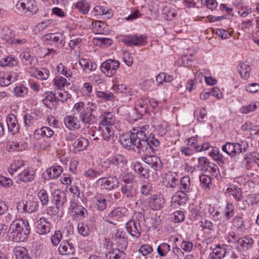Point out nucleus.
Wrapping results in <instances>:
<instances>
[{"label": "nucleus", "instance_id": "obj_51", "mask_svg": "<svg viewBox=\"0 0 259 259\" xmlns=\"http://www.w3.org/2000/svg\"><path fill=\"white\" fill-rule=\"evenodd\" d=\"M75 7L82 12L84 14H87L89 11L90 6L89 4L84 0L77 3Z\"/></svg>", "mask_w": 259, "mask_h": 259}, {"label": "nucleus", "instance_id": "obj_34", "mask_svg": "<svg viewBox=\"0 0 259 259\" xmlns=\"http://www.w3.org/2000/svg\"><path fill=\"white\" fill-rule=\"evenodd\" d=\"M18 64V61L17 58L11 56L4 58L0 60V65L2 67H14Z\"/></svg>", "mask_w": 259, "mask_h": 259}, {"label": "nucleus", "instance_id": "obj_45", "mask_svg": "<svg viewBox=\"0 0 259 259\" xmlns=\"http://www.w3.org/2000/svg\"><path fill=\"white\" fill-rule=\"evenodd\" d=\"M233 225L235 226L237 229L243 232L245 230V226L244 222L241 217L236 216L233 220Z\"/></svg>", "mask_w": 259, "mask_h": 259}, {"label": "nucleus", "instance_id": "obj_29", "mask_svg": "<svg viewBox=\"0 0 259 259\" xmlns=\"http://www.w3.org/2000/svg\"><path fill=\"white\" fill-rule=\"evenodd\" d=\"M20 180L24 182H28L34 180L35 177L34 171L29 168L25 169L18 175Z\"/></svg>", "mask_w": 259, "mask_h": 259}, {"label": "nucleus", "instance_id": "obj_37", "mask_svg": "<svg viewBox=\"0 0 259 259\" xmlns=\"http://www.w3.org/2000/svg\"><path fill=\"white\" fill-rule=\"evenodd\" d=\"M236 243L240 246L242 250H246L251 246L253 240L250 237H246L238 239Z\"/></svg>", "mask_w": 259, "mask_h": 259}, {"label": "nucleus", "instance_id": "obj_21", "mask_svg": "<svg viewBox=\"0 0 259 259\" xmlns=\"http://www.w3.org/2000/svg\"><path fill=\"white\" fill-rule=\"evenodd\" d=\"M88 145L89 142L87 139L80 138L77 139L72 144L71 147H70V150L74 153H76L85 149Z\"/></svg>", "mask_w": 259, "mask_h": 259}, {"label": "nucleus", "instance_id": "obj_10", "mask_svg": "<svg viewBox=\"0 0 259 259\" xmlns=\"http://www.w3.org/2000/svg\"><path fill=\"white\" fill-rule=\"evenodd\" d=\"M122 41L129 47L143 46L146 43V37L143 35L138 36L137 34L128 35L125 36Z\"/></svg>", "mask_w": 259, "mask_h": 259}, {"label": "nucleus", "instance_id": "obj_61", "mask_svg": "<svg viewBox=\"0 0 259 259\" xmlns=\"http://www.w3.org/2000/svg\"><path fill=\"white\" fill-rule=\"evenodd\" d=\"M147 107L144 104L139 103L137 104L135 108L136 110L139 111V113L137 114V117L134 120H137V118H141L142 117L144 113H146L147 111Z\"/></svg>", "mask_w": 259, "mask_h": 259}, {"label": "nucleus", "instance_id": "obj_2", "mask_svg": "<svg viewBox=\"0 0 259 259\" xmlns=\"http://www.w3.org/2000/svg\"><path fill=\"white\" fill-rule=\"evenodd\" d=\"M96 108L95 104L92 103L85 105L84 102H79L74 105L73 112L83 124L91 125L97 121V118L94 114Z\"/></svg>", "mask_w": 259, "mask_h": 259}, {"label": "nucleus", "instance_id": "obj_52", "mask_svg": "<svg viewBox=\"0 0 259 259\" xmlns=\"http://www.w3.org/2000/svg\"><path fill=\"white\" fill-rule=\"evenodd\" d=\"M38 197L42 206L48 204L49 198L47 191L44 189L40 190L38 193Z\"/></svg>", "mask_w": 259, "mask_h": 259}, {"label": "nucleus", "instance_id": "obj_55", "mask_svg": "<svg viewBox=\"0 0 259 259\" xmlns=\"http://www.w3.org/2000/svg\"><path fill=\"white\" fill-rule=\"evenodd\" d=\"M24 123L26 127H29L31 125L33 124L36 121V117L29 114H26L23 116Z\"/></svg>", "mask_w": 259, "mask_h": 259}, {"label": "nucleus", "instance_id": "obj_42", "mask_svg": "<svg viewBox=\"0 0 259 259\" xmlns=\"http://www.w3.org/2000/svg\"><path fill=\"white\" fill-rule=\"evenodd\" d=\"M127 162L125 157L121 154H116L114 155L110 160V163L116 165H121L123 166Z\"/></svg>", "mask_w": 259, "mask_h": 259}, {"label": "nucleus", "instance_id": "obj_58", "mask_svg": "<svg viewBox=\"0 0 259 259\" xmlns=\"http://www.w3.org/2000/svg\"><path fill=\"white\" fill-rule=\"evenodd\" d=\"M245 90L251 94L259 93V84L252 83L245 85Z\"/></svg>", "mask_w": 259, "mask_h": 259}, {"label": "nucleus", "instance_id": "obj_3", "mask_svg": "<svg viewBox=\"0 0 259 259\" xmlns=\"http://www.w3.org/2000/svg\"><path fill=\"white\" fill-rule=\"evenodd\" d=\"M30 233L27 221L18 219L13 221L9 230V238L14 242H18L25 240Z\"/></svg>", "mask_w": 259, "mask_h": 259}, {"label": "nucleus", "instance_id": "obj_44", "mask_svg": "<svg viewBox=\"0 0 259 259\" xmlns=\"http://www.w3.org/2000/svg\"><path fill=\"white\" fill-rule=\"evenodd\" d=\"M162 14L164 18L166 20H172L177 16V13L174 10H170L168 7H165L162 10Z\"/></svg>", "mask_w": 259, "mask_h": 259}, {"label": "nucleus", "instance_id": "obj_64", "mask_svg": "<svg viewBox=\"0 0 259 259\" xmlns=\"http://www.w3.org/2000/svg\"><path fill=\"white\" fill-rule=\"evenodd\" d=\"M102 172L103 171L101 170L97 171L93 169H90L85 172L84 176L93 179L101 176Z\"/></svg>", "mask_w": 259, "mask_h": 259}, {"label": "nucleus", "instance_id": "obj_59", "mask_svg": "<svg viewBox=\"0 0 259 259\" xmlns=\"http://www.w3.org/2000/svg\"><path fill=\"white\" fill-rule=\"evenodd\" d=\"M199 181L201 186L204 188H208L211 184V178L206 175H201L199 177Z\"/></svg>", "mask_w": 259, "mask_h": 259}, {"label": "nucleus", "instance_id": "obj_23", "mask_svg": "<svg viewBox=\"0 0 259 259\" xmlns=\"http://www.w3.org/2000/svg\"><path fill=\"white\" fill-rule=\"evenodd\" d=\"M79 121L76 117L71 115L67 116L64 119L66 127L70 130H76L80 128Z\"/></svg>", "mask_w": 259, "mask_h": 259}, {"label": "nucleus", "instance_id": "obj_56", "mask_svg": "<svg viewBox=\"0 0 259 259\" xmlns=\"http://www.w3.org/2000/svg\"><path fill=\"white\" fill-rule=\"evenodd\" d=\"M62 238V234L60 230L55 231L53 235L51 237L52 243L54 246H57L59 244Z\"/></svg>", "mask_w": 259, "mask_h": 259}, {"label": "nucleus", "instance_id": "obj_25", "mask_svg": "<svg viewBox=\"0 0 259 259\" xmlns=\"http://www.w3.org/2000/svg\"><path fill=\"white\" fill-rule=\"evenodd\" d=\"M58 251L60 254L67 255L73 254L74 252L73 244L67 240L61 242L58 248Z\"/></svg>", "mask_w": 259, "mask_h": 259}, {"label": "nucleus", "instance_id": "obj_19", "mask_svg": "<svg viewBox=\"0 0 259 259\" xmlns=\"http://www.w3.org/2000/svg\"><path fill=\"white\" fill-rule=\"evenodd\" d=\"M115 117L111 112H106L100 117V126L101 127H112Z\"/></svg>", "mask_w": 259, "mask_h": 259}, {"label": "nucleus", "instance_id": "obj_18", "mask_svg": "<svg viewBox=\"0 0 259 259\" xmlns=\"http://www.w3.org/2000/svg\"><path fill=\"white\" fill-rule=\"evenodd\" d=\"M7 123L9 131L12 134L15 135L19 132V125L16 116L13 114H9L7 118Z\"/></svg>", "mask_w": 259, "mask_h": 259}, {"label": "nucleus", "instance_id": "obj_12", "mask_svg": "<svg viewBox=\"0 0 259 259\" xmlns=\"http://www.w3.org/2000/svg\"><path fill=\"white\" fill-rule=\"evenodd\" d=\"M52 195V202L55 206H57L58 207H62L67 201L66 193L64 191L56 190Z\"/></svg>", "mask_w": 259, "mask_h": 259}, {"label": "nucleus", "instance_id": "obj_30", "mask_svg": "<svg viewBox=\"0 0 259 259\" xmlns=\"http://www.w3.org/2000/svg\"><path fill=\"white\" fill-rule=\"evenodd\" d=\"M122 146L126 149H131L132 146H135V143L133 138L131 136V133L123 135L119 139Z\"/></svg>", "mask_w": 259, "mask_h": 259}, {"label": "nucleus", "instance_id": "obj_62", "mask_svg": "<svg viewBox=\"0 0 259 259\" xmlns=\"http://www.w3.org/2000/svg\"><path fill=\"white\" fill-rule=\"evenodd\" d=\"M97 96L106 101H111L114 98V95L112 93L98 91L96 93Z\"/></svg>", "mask_w": 259, "mask_h": 259}, {"label": "nucleus", "instance_id": "obj_9", "mask_svg": "<svg viewBox=\"0 0 259 259\" xmlns=\"http://www.w3.org/2000/svg\"><path fill=\"white\" fill-rule=\"evenodd\" d=\"M97 183L104 189L109 190L114 189L119 185V181L115 176L100 178Z\"/></svg>", "mask_w": 259, "mask_h": 259}, {"label": "nucleus", "instance_id": "obj_13", "mask_svg": "<svg viewBox=\"0 0 259 259\" xmlns=\"http://www.w3.org/2000/svg\"><path fill=\"white\" fill-rule=\"evenodd\" d=\"M45 96V98L42 100V103L48 108L55 109L57 106L59 99L57 98L55 94L52 92L46 93Z\"/></svg>", "mask_w": 259, "mask_h": 259}, {"label": "nucleus", "instance_id": "obj_27", "mask_svg": "<svg viewBox=\"0 0 259 259\" xmlns=\"http://www.w3.org/2000/svg\"><path fill=\"white\" fill-rule=\"evenodd\" d=\"M29 73L32 76L44 80L48 79L50 74L49 71L46 68H42L41 70H38L33 67L30 68Z\"/></svg>", "mask_w": 259, "mask_h": 259}, {"label": "nucleus", "instance_id": "obj_60", "mask_svg": "<svg viewBox=\"0 0 259 259\" xmlns=\"http://www.w3.org/2000/svg\"><path fill=\"white\" fill-rule=\"evenodd\" d=\"M136 177L135 175L130 172H127L123 174L121 180L122 181L126 183V184H131L134 183Z\"/></svg>", "mask_w": 259, "mask_h": 259}, {"label": "nucleus", "instance_id": "obj_46", "mask_svg": "<svg viewBox=\"0 0 259 259\" xmlns=\"http://www.w3.org/2000/svg\"><path fill=\"white\" fill-rule=\"evenodd\" d=\"M209 155L214 160L219 162V164H224L223 155L220 153L219 150L217 148H213L209 153Z\"/></svg>", "mask_w": 259, "mask_h": 259}, {"label": "nucleus", "instance_id": "obj_14", "mask_svg": "<svg viewBox=\"0 0 259 259\" xmlns=\"http://www.w3.org/2000/svg\"><path fill=\"white\" fill-rule=\"evenodd\" d=\"M120 191L123 197L128 200H133L137 195L136 188L131 184H122Z\"/></svg>", "mask_w": 259, "mask_h": 259}, {"label": "nucleus", "instance_id": "obj_53", "mask_svg": "<svg viewBox=\"0 0 259 259\" xmlns=\"http://www.w3.org/2000/svg\"><path fill=\"white\" fill-rule=\"evenodd\" d=\"M184 219L185 215L182 211H177L171 214V220L175 223L183 222Z\"/></svg>", "mask_w": 259, "mask_h": 259}, {"label": "nucleus", "instance_id": "obj_15", "mask_svg": "<svg viewBox=\"0 0 259 259\" xmlns=\"http://www.w3.org/2000/svg\"><path fill=\"white\" fill-rule=\"evenodd\" d=\"M126 229L129 234L136 238L140 236L141 228L139 222L131 220L126 224Z\"/></svg>", "mask_w": 259, "mask_h": 259}, {"label": "nucleus", "instance_id": "obj_8", "mask_svg": "<svg viewBox=\"0 0 259 259\" xmlns=\"http://www.w3.org/2000/svg\"><path fill=\"white\" fill-rule=\"evenodd\" d=\"M222 150L226 152L231 157H234L238 154L245 151V149H243L242 145L238 143H230L227 142L222 146Z\"/></svg>", "mask_w": 259, "mask_h": 259}, {"label": "nucleus", "instance_id": "obj_39", "mask_svg": "<svg viewBox=\"0 0 259 259\" xmlns=\"http://www.w3.org/2000/svg\"><path fill=\"white\" fill-rule=\"evenodd\" d=\"M153 126L161 136L165 135L167 131V123L164 121H154Z\"/></svg>", "mask_w": 259, "mask_h": 259}, {"label": "nucleus", "instance_id": "obj_33", "mask_svg": "<svg viewBox=\"0 0 259 259\" xmlns=\"http://www.w3.org/2000/svg\"><path fill=\"white\" fill-rule=\"evenodd\" d=\"M95 199L97 209L99 210L102 211L106 209L107 207L106 196L102 194L98 193L95 196Z\"/></svg>", "mask_w": 259, "mask_h": 259}, {"label": "nucleus", "instance_id": "obj_20", "mask_svg": "<svg viewBox=\"0 0 259 259\" xmlns=\"http://www.w3.org/2000/svg\"><path fill=\"white\" fill-rule=\"evenodd\" d=\"M164 204V199L160 196L154 195L149 198V207L155 210L161 209Z\"/></svg>", "mask_w": 259, "mask_h": 259}, {"label": "nucleus", "instance_id": "obj_24", "mask_svg": "<svg viewBox=\"0 0 259 259\" xmlns=\"http://www.w3.org/2000/svg\"><path fill=\"white\" fill-rule=\"evenodd\" d=\"M126 210L124 208H117L111 211L108 214V217L106 218V221L111 224L116 225L115 223H114L110 219H113V220H117L119 219L122 218L124 215V212Z\"/></svg>", "mask_w": 259, "mask_h": 259}, {"label": "nucleus", "instance_id": "obj_41", "mask_svg": "<svg viewBox=\"0 0 259 259\" xmlns=\"http://www.w3.org/2000/svg\"><path fill=\"white\" fill-rule=\"evenodd\" d=\"M2 38L8 44H13L14 40V34L8 27H4L2 31Z\"/></svg>", "mask_w": 259, "mask_h": 259}, {"label": "nucleus", "instance_id": "obj_43", "mask_svg": "<svg viewBox=\"0 0 259 259\" xmlns=\"http://www.w3.org/2000/svg\"><path fill=\"white\" fill-rule=\"evenodd\" d=\"M95 11L97 13V15H105V18L109 19L112 16V13L111 11H108L104 7L100 6H96L94 8Z\"/></svg>", "mask_w": 259, "mask_h": 259}, {"label": "nucleus", "instance_id": "obj_16", "mask_svg": "<svg viewBox=\"0 0 259 259\" xmlns=\"http://www.w3.org/2000/svg\"><path fill=\"white\" fill-rule=\"evenodd\" d=\"M46 40L52 41L54 45L58 48H61L64 46V36L60 33H48L44 36Z\"/></svg>", "mask_w": 259, "mask_h": 259}, {"label": "nucleus", "instance_id": "obj_38", "mask_svg": "<svg viewBox=\"0 0 259 259\" xmlns=\"http://www.w3.org/2000/svg\"><path fill=\"white\" fill-rule=\"evenodd\" d=\"M98 131L101 133V136L103 139L106 141H109L111 137L114 135V131L112 127H101L100 126Z\"/></svg>", "mask_w": 259, "mask_h": 259}, {"label": "nucleus", "instance_id": "obj_63", "mask_svg": "<svg viewBox=\"0 0 259 259\" xmlns=\"http://www.w3.org/2000/svg\"><path fill=\"white\" fill-rule=\"evenodd\" d=\"M67 83L66 78L63 77H56L54 79V84L58 89H62L64 87Z\"/></svg>", "mask_w": 259, "mask_h": 259}, {"label": "nucleus", "instance_id": "obj_35", "mask_svg": "<svg viewBox=\"0 0 259 259\" xmlns=\"http://www.w3.org/2000/svg\"><path fill=\"white\" fill-rule=\"evenodd\" d=\"M14 251L16 259H30L27 249L21 246H17L14 248Z\"/></svg>", "mask_w": 259, "mask_h": 259}, {"label": "nucleus", "instance_id": "obj_48", "mask_svg": "<svg viewBox=\"0 0 259 259\" xmlns=\"http://www.w3.org/2000/svg\"><path fill=\"white\" fill-rule=\"evenodd\" d=\"M199 165L201 169L203 171H207L209 167H211V163L204 157H200L198 159Z\"/></svg>", "mask_w": 259, "mask_h": 259}, {"label": "nucleus", "instance_id": "obj_1", "mask_svg": "<svg viewBox=\"0 0 259 259\" xmlns=\"http://www.w3.org/2000/svg\"><path fill=\"white\" fill-rule=\"evenodd\" d=\"M148 125L133 127L131 131V136L135 143V146L139 151L145 152L146 154L155 153V148L159 146L160 142L155 138L153 134L148 137L146 131Z\"/></svg>", "mask_w": 259, "mask_h": 259}, {"label": "nucleus", "instance_id": "obj_7", "mask_svg": "<svg viewBox=\"0 0 259 259\" xmlns=\"http://www.w3.org/2000/svg\"><path fill=\"white\" fill-rule=\"evenodd\" d=\"M16 8L21 9L24 13L29 12L32 14L38 11L36 3L34 0H19L16 5Z\"/></svg>", "mask_w": 259, "mask_h": 259}, {"label": "nucleus", "instance_id": "obj_28", "mask_svg": "<svg viewBox=\"0 0 259 259\" xmlns=\"http://www.w3.org/2000/svg\"><path fill=\"white\" fill-rule=\"evenodd\" d=\"M54 131L50 127L43 126L40 128L37 129L34 132V137L39 139L41 137L51 138L54 135Z\"/></svg>", "mask_w": 259, "mask_h": 259}, {"label": "nucleus", "instance_id": "obj_31", "mask_svg": "<svg viewBox=\"0 0 259 259\" xmlns=\"http://www.w3.org/2000/svg\"><path fill=\"white\" fill-rule=\"evenodd\" d=\"M63 172V168L60 166H53L46 170L48 179H52L58 178Z\"/></svg>", "mask_w": 259, "mask_h": 259}, {"label": "nucleus", "instance_id": "obj_11", "mask_svg": "<svg viewBox=\"0 0 259 259\" xmlns=\"http://www.w3.org/2000/svg\"><path fill=\"white\" fill-rule=\"evenodd\" d=\"M95 227V220L94 218H91L89 220L83 223L78 224L77 230L78 233L83 236L90 235L93 231Z\"/></svg>", "mask_w": 259, "mask_h": 259}, {"label": "nucleus", "instance_id": "obj_36", "mask_svg": "<svg viewBox=\"0 0 259 259\" xmlns=\"http://www.w3.org/2000/svg\"><path fill=\"white\" fill-rule=\"evenodd\" d=\"M38 202L33 200H28L23 205V210L26 212L31 213L38 209Z\"/></svg>", "mask_w": 259, "mask_h": 259}, {"label": "nucleus", "instance_id": "obj_32", "mask_svg": "<svg viewBox=\"0 0 259 259\" xmlns=\"http://www.w3.org/2000/svg\"><path fill=\"white\" fill-rule=\"evenodd\" d=\"M78 63L84 71H94L97 68V65L95 63L92 62L90 60L85 59H80L78 61Z\"/></svg>", "mask_w": 259, "mask_h": 259}, {"label": "nucleus", "instance_id": "obj_4", "mask_svg": "<svg viewBox=\"0 0 259 259\" xmlns=\"http://www.w3.org/2000/svg\"><path fill=\"white\" fill-rule=\"evenodd\" d=\"M163 182L166 187L178 188L183 193L188 192L190 186V178L189 176L183 177L180 181L177 174L171 172L166 174Z\"/></svg>", "mask_w": 259, "mask_h": 259}, {"label": "nucleus", "instance_id": "obj_54", "mask_svg": "<svg viewBox=\"0 0 259 259\" xmlns=\"http://www.w3.org/2000/svg\"><path fill=\"white\" fill-rule=\"evenodd\" d=\"M230 192L237 201H239L242 200V191L240 188H238L237 186H234L233 188L230 189Z\"/></svg>", "mask_w": 259, "mask_h": 259}, {"label": "nucleus", "instance_id": "obj_57", "mask_svg": "<svg viewBox=\"0 0 259 259\" xmlns=\"http://www.w3.org/2000/svg\"><path fill=\"white\" fill-rule=\"evenodd\" d=\"M257 103H251L250 104L243 106L240 108V112L242 113L247 114L250 112L254 111L257 108Z\"/></svg>", "mask_w": 259, "mask_h": 259}, {"label": "nucleus", "instance_id": "obj_5", "mask_svg": "<svg viewBox=\"0 0 259 259\" xmlns=\"http://www.w3.org/2000/svg\"><path fill=\"white\" fill-rule=\"evenodd\" d=\"M117 248L109 251L106 254L107 259L113 257L114 259H119L125 257V250L127 246V242L125 238L119 239L116 241Z\"/></svg>", "mask_w": 259, "mask_h": 259}, {"label": "nucleus", "instance_id": "obj_22", "mask_svg": "<svg viewBox=\"0 0 259 259\" xmlns=\"http://www.w3.org/2000/svg\"><path fill=\"white\" fill-rule=\"evenodd\" d=\"M51 228L50 222L45 218H41L38 221L36 231L39 234H46L50 232Z\"/></svg>", "mask_w": 259, "mask_h": 259}, {"label": "nucleus", "instance_id": "obj_47", "mask_svg": "<svg viewBox=\"0 0 259 259\" xmlns=\"http://www.w3.org/2000/svg\"><path fill=\"white\" fill-rule=\"evenodd\" d=\"M57 70L60 73L66 77H70L72 76V72L70 69L65 67L62 63H59L57 66Z\"/></svg>", "mask_w": 259, "mask_h": 259}, {"label": "nucleus", "instance_id": "obj_17", "mask_svg": "<svg viewBox=\"0 0 259 259\" xmlns=\"http://www.w3.org/2000/svg\"><path fill=\"white\" fill-rule=\"evenodd\" d=\"M143 160L155 170H159L162 167V163L160 159L156 156H146L143 158Z\"/></svg>", "mask_w": 259, "mask_h": 259}, {"label": "nucleus", "instance_id": "obj_49", "mask_svg": "<svg viewBox=\"0 0 259 259\" xmlns=\"http://www.w3.org/2000/svg\"><path fill=\"white\" fill-rule=\"evenodd\" d=\"M206 110L205 107L197 108L194 113V117L199 121H203V119L206 116Z\"/></svg>", "mask_w": 259, "mask_h": 259}, {"label": "nucleus", "instance_id": "obj_40", "mask_svg": "<svg viewBox=\"0 0 259 259\" xmlns=\"http://www.w3.org/2000/svg\"><path fill=\"white\" fill-rule=\"evenodd\" d=\"M237 69L242 78L246 79L249 77L251 68L248 65L241 63L238 66Z\"/></svg>", "mask_w": 259, "mask_h": 259}, {"label": "nucleus", "instance_id": "obj_50", "mask_svg": "<svg viewBox=\"0 0 259 259\" xmlns=\"http://www.w3.org/2000/svg\"><path fill=\"white\" fill-rule=\"evenodd\" d=\"M21 56L23 59V63L27 66H31L34 61L33 56L30 55L28 52H23L21 53Z\"/></svg>", "mask_w": 259, "mask_h": 259}, {"label": "nucleus", "instance_id": "obj_6", "mask_svg": "<svg viewBox=\"0 0 259 259\" xmlns=\"http://www.w3.org/2000/svg\"><path fill=\"white\" fill-rule=\"evenodd\" d=\"M119 67V62L115 60L108 59L103 62L100 66L101 71L107 76L114 75Z\"/></svg>", "mask_w": 259, "mask_h": 259}, {"label": "nucleus", "instance_id": "obj_26", "mask_svg": "<svg viewBox=\"0 0 259 259\" xmlns=\"http://www.w3.org/2000/svg\"><path fill=\"white\" fill-rule=\"evenodd\" d=\"M227 253L226 248L220 244L216 245V247L212 250V253L209 255V259H222Z\"/></svg>", "mask_w": 259, "mask_h": 259}]
</instances>
